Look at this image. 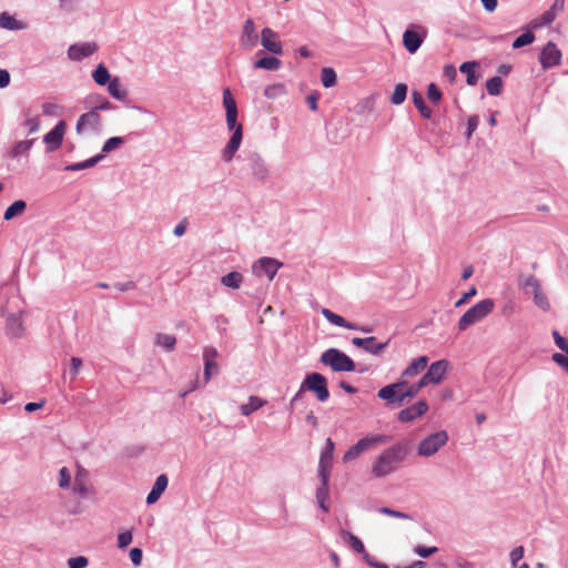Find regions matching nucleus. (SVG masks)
Segmentation results:
<instances>
[{"label":"nucleus","instance_id":"f257e3e1","mask_svg":"<svg viewBox=\"0 0 568 568\" xmlns=\"http://www.w3.org/2000/svg\"><path fill=\"white\" fill-rule=\"evenodd\" d=\"M409 453V445L405 440H399L384 449L372 465V474L376 478L386 477L397 471L406 460Z\"/></svg>","mask_w":568,"mask_h":568},{"label":"nucleus","instance_id":"f03ea898","mask_svg":"<svg viewBox=\"0 0 568 568\" xmlns=\"http://www.w3.org/2000/svg\"><path fill=\"white\" fill-rule=\"evenodd\" d=\"M495 308V302L491 298H485L471 306L459 318L457 327L460 332L466 331L469 326L481 322Z\"/></svg>","mask_w":568,"mask_h":568},{"label":"nucleus","instance_id":"7ed1b4c3","mask_svg":"<svg viewBox=\"0 0 568 568\" xmlns=\"http://www.w3.org/2000/svg\"><path fill=\"white\" fill-rule=\"evenodd\" d=\"M518 286L526 293L531 294L535 305L544 312L550 310V303L544 293L540 281L531 275H520L518 277Z\"/></svg>","mask_w":568,"mask_h":568},{"label":"nucleus","instance_id":"20e7f679","mask_svg":"<svg viewBox=\"0 0 568 568\" xmlns=\"http://www.w3.org/2000/svg\"><path fill=\"white\" fill-rule=\"evenodd\" d=\"M390 439L389 436L383 434H369L361 438L356 444L351 446L343 456V462L348 463L357 459L364 453L377 447L378 445L386 444Z\"/></svg>","mask_w":568,"mask_h":568},{"label":"nucleus","instance_id":"39448f33","mask_svg":"<svg viewBox=\"0 0 568 568\" xmlns=\"http://www.w3.org/2000/svg\"><path fill=\"white\" fill-rule=\"evenodd\" d=\"M448 440H449V436L446 430L435 432L419 442L416 453L419 457H424V458L433 457L443 447H445L447 445Z\"/></svg>","mask_w":568,"mask_h":568},{"label":"nucleus","instance_id":"423d86ee","mask_svg":"<svg viewBox=\"0 0 568 568\" xmlns=\"http://www.w3.org/2000/svg\"><path fill=\"white\" fill-rule=\"evenodd\" d=\"M321 363L329 366L334 372L355 371L354 361L337 348H328L321 355Z\"/></svg>","mask_w":568,"mask_h":568},{"label":"nucleus","instance_id":"0eeeda50","mask_svg":"<svg viewBox=\"0 0 568 568\" xmlns=\"http://www.w3.org/2000/svg\"><path fill=\"white\" fill-rule=\"evenodd\" d=\"M302 388L313 392L320 402H326L329 397L327 379L320 373L308 374L302 383Z\"/></svg>","mask_w":568,"mask_h":568},{"label":"nucleus","instance_id":"6e6552de","mask_svg":"<svg viewBox=\"0 0 568 568\" xmlns=\"http://www.w3.org/2000/svg\"><path fill=\"white\" fill-rule=\"evenodd\" d=\"M102 128V120L95 110L81 114L77 121L75 131L78 134L99 133Z\"/></svg>","mask_w":568,"mask_h":568},{"label":"nucleus","instance_id":"1a4fd4ad","mask_svg":"<svg viewBox=\"0 0 568 568\" xmlns=\"http://www.w3.org/2000/svg\"><path fill=\"white\" fill-rule=\"evenodd\" d=\"M449 368V362L439 359L430 364L427 372L420 377L426 386L440 384Z\"/></svg>","mask_w":568,"mask_h":568},{"label":"nucleus","instance_id":"9d476101","mask_svg":"<svg viewBox=\"0 0 568 568\" xmlns=\"http://www.w3.org/2000/svg\"><path fill=\"white\" fill-rule=\"evenodd\" d=\"M405 386L404 382H396L389 385L382 387L377 396L385 400L387 405H392L395 407H400L404 404L403 398L400 397L402 388Z\"/></svg>","mask_w":568,"mask_h":568},{"label":"nucleus","instance_id":"9b49d317","mask_svg":"<svg viewBox=\"0 0 568 568\" xmlns=\"http://www.w3.org/2000/svg\"><path fill=\"white\" fill-rule=\"evenodd\" d=\"M334 442L331 438L326 439L325 448L321 454L318 464V477L321 481L329 480V474L333 466Z\"/></svg>","mask_w":568,"mask_h":568},{"label":"nucleus","instance_id":"f8f14e48","mask_svg":"<svg viewBox=\"0 0 568 568\" xmlns=\"http://www.w3.org/2000/svg\"><path fill=\"white\" fill-rule=\"evenodd\" d=\"M73 493L79 495L81 498H87L93 493L89 471L81 466H78L77 474L74 476Z\"/></svg>","mask_w":568,"mask_h":568},{"label":"nucleus","instance_id":"ddd939ff","mask_svg":"<svg viewBox=\"0 0 568 568\" xmlns=\"http://www.w3.org/2000/svg\"><path fill=\"white\" fill-rule=\"evenodd\" d=\"M282 265L283 264L275 258L261 257L253 264V272L257 276L265 274L267 278L272 281Z\"/></svg>","mask_w":568,"mask_h":568},{"label":"nucleus","instance_id":"4468645a","mask_svg":"<svg viewBox=\"0 0 568 568\" xmlns=\"http://www.w3.org/2000/svg\"><path fill=\"white\" fill-rule=\"evenodd\" d=\"M65 126V122L61 120L50 132L44 134L43 142L45 143L47 152H54L62 145Z\"/></svg>","mask_w":568,"mask_h":568},{"label":"nucleus","instance_id":"2eb2a0df","mask_svg":"<svg viewBox=\"0 0 568 568\" xmlns=\"http://www.w3.org/2000/svg\"><path fill=\"white\" fill-rule=\"evenodd\" d=\"M262 47L272 54L280 55L283 53V45L278 39L277 32L271 28H264L261 32Z\"/></svg>","mask_w":568,"mask_h":568},{"label":"nucleus","instance_id":"dca6fc26","mask_svg":"<svg viewBox=\"0 0 568 568\" xmlns=\"http://www.w3.org/2000/svg\"><path fill=\"white\" fill-rule=\"evenodd\" d=\"M539 61L545 70L556 67L561 61V51L554 42H548L541 50Z\"/></svg>","mask_w":568,"mask_h":568},{"label":"nucleus","instance_id":"f3484780","mask_svg":"<svg viewBox=\"0 0 568 568\" xmlns=\"http://www.w3.org/2000/svg\"><path fill=\"white\" fill-rule=\"evenodd\" d=\"M247 163H248V168H250L253 176L257 181H261V182L266 181V179L268 178L270 171H268V168H267L265 161L258 153H256V152L250 153L247 156Z\"/></svg>","mask_w":568,"mask_h":568},{"label":"nucleus","instance_id":"a211bd4d","mask_svg":"<svg viewBox=\"0 0 568 568\" xmlns=\"http://www.w3.org/2000/svg\"><path fill=\"white\" fill-rule=\"evenodd\" d=\"M258 42V34L254 21L248 18L243 24V30L240 37V44L246 50H252Z\"/></svg>","mask_w":568,"mask_h":568},{"label":"nucleus","instance_id":"6ab92c4d","mask_svg":"<svg viewBox=\"0 0 568 568\" xmlns=\"http://www.w3.org/2000/svg\"><path fill=\"white\" fill-rule=\"evenodd\" d=\"M354 346L364 349L365 352L378 356L383 353V351L387 347L388 341L384 343H378L376 337H354L352 339Z\"/></svg>","mask_w":568,"mask_h":568},{"label":"nucleus","instance_id":"aec40b11","mask_svg":"<svg viewBox=\"0 0 568 568\" xmlns=\"http://www.w3.org/2000/svg\"><path fill=\"white\" fill-rule=\"evenodd\" d=\"M427 410H428L427 402L424 399H420V400L416 402L415 404H413L412 406L402 409L398 413L397 418L402 423H409V422H413V420L417 419L418 417L423 416L424 414H426Z\"/></svg>","mask_w":568,"mask_h":568},{"label":"nucleus","instance_id":"412c9836","mask_svg":"<svg viewBox=\"0 0 568 568\" xmlns=\"http://www.w3.org/2000/svg\"><path fill=\"white\" fill-rule=\"evenodd\" d=\"M243 139V126L239 125L235 131H233L232 136L226 143L225 148L222 151V159L224 162L229 163L234 159L235 153L241 146Z\"/></svg>","mask_w":568,"mask_h":568},{"label":"nucleus","instance_id":"4be33fe9","mask_svg":"<svg viewBox=\"0 0 568 568\" xmlns=\"http://www.w3.org/2000/svg\"><path fill=\"white\" fill-rule=\"evenodd\" d=\"M243 139V126L239 125L235 131H233L232 136L226 143L225 148L222 151V159L224 162L229 163L234 159L235 153L241 146Z\"/></svg>","mask_w":568,"mask_h":568},{"label":"nucleus","instance_id":"5701e85b","mask_svg":"<svg viewBox=\"0 0 568 568\" xmlns=\"http://www.w3.org/2000/svg\"><path fill=\"white\" fill-rule=\"evenodd\" d=\"M422 31V34L413 29H407L403 34V44L409 53H415L422 45L426 36V30L422 27H416Z\"/></svg>","mask_w":568,"mask_h":568},{"label":"nucleus","instance_id":"b1692460","mask_svg":"<svg viewBox=\"0 0 568 568\" xmlns=\"http://www.w3.org/2000/svg\"><path fill=\"white\" fill-rule=\"evenodd\" d=\"M98 47L94 42H83L70 45L68 55L71 60L80 61L92 55Z\"/></svg>","mask_w":568,"mask_h":568},{"label":"nucleus","instance_id":"393cba45","mask_svg":"<svg viewBox=\"0 0 568 568\" xmlns=\"http://www.w3.org/2000/svg\"><path fill=\"white\" fill-rule=\"evenodd\" d=\"M428 364V357L427 356H419L415 358L402 373L400 379L404 381H410L415 378L417 375H419Z\"/></svg>","mask_w":568,"mask_h":568},{"label":"nucleus","instance_id":"a878e982","mask_svg":"<svg viewBox=\"0 0 568 568\" xmlns=\"http://www.w3.org/2000/svg\"><path fill=\"white\" fill-rule=\"evenodd\" d=\"M168 484L169 479L166 475L162 474L158 476L151 491L146 496V504H155L160 499L161 495L165 491Z\"/></svg>","mask_w":568,"mask_h":568},{"label":"nucleus","instance_id":"bb28decb","mask_svg":"<svg viewBox=\"0 0 568 568\" xmlns=\"http://www.w3.org/2000/svg\"><path fill=\"white\" fill-rule=\"evenodd\" d=\"M339 535L343 541L346 542L355 552L361 554L362 557L367 552L363 541L353 532L346 529H341Z\"/></svg>","mask_w":568,"mask_h":568},{"label":"nucleus","instance_id":"cd10ccee","mask_svg":"<svg viewBox=\"0 0 568 568\" xmlns=\"http://www.w3.org/2000/svg\"><path fill=\"white\" fill-rule=\"evenodd\" d=\"M27 24L20 20H17L9 12L0 13V29L10 30V31H19L24 30Z\"/></svg>","mask_w":568,"mask_h":568},{"label":"nucleus","instance_id":"c85d7f7f","mask_svg":"<svg viewBox=\"0 0 568 568\" xmlns=\"http://www.w3.org/2000/svg\"><path fill=\"white\" fill-rule=\"evenodd\" d=\"M399 382L405 383V386L402 388L400 393V397L403 398L404 403L417 396L420 389L426 387L422 378H419L416 383L413 384H410L409 381L404 379H399Z\"/></svg>","mask_w":568,"mask_h":568},{"label":"nucleus","instance_id":"c756f323","mask_svg":"<svg viewBox=\"0 0 568 568\" xmlns=\"http://www.w3.org/2000/svg\"><path fill=\"white\" fill-rule=\"evenodd\" d=\"M321 313L333 325L347 329H357L356 324L346 321L343 316L335 314L328 308H322Z\"/></svg>","mask_w":568,"mask_h":568},{"label":"nucleus","instance_id":"7c9ffc66","mask_svg":"<svg viewBox=\"0 0 568 568\" xmlns=\"http://www.w3.org/2000/svg\"><path fill=\"white\" fill-rule=\"evenodd\" d=\"M85 103L91 106V110L108 111L113 109V104L101 94H91L85 99Z\"/></svg>","mask_w":568,"mask_h":568},{"label":"nucleus","instance_id":"2f4dec72","mask_svg":"<svg viewBox=\"0 0 568 568\" xmlns=\"http://www.w3.org/2000/svg\"><path fill=\"white\" fill-rule=\"evenodd\" d=\"M266 404V400L257 396L251 395L246 404L240 406V412L243 416H248L253 412L262 408Z\"/></svg>","mask_w":568,"mask_h":568},{"label":"nucleus","instance_id":"473e14b6","mask_svg":"<svg viewBox=\"0 0 568 568\" xmlns=\"http://www.w3.org/2000/svg\"><path fill=\"white\" fill-rule=\"evenodd\" d=\"M282 67V61L276 57H263L254 62L255 69L276 71Z\"/></svg>","mask_w":568,"mask_h":568},{"label":"nucleus","instance_id":"72a5a7b5","mask_svg":"<svg viewBox=\"0 0 568 568\" xmlns=\"http://www.w3.org/2000/svg\"><path fill=\"white\" fill-rule=\"evenodd\" d=\"M33 142H34V139L22 140V141L17 142L9 151V155L11 158H19L20 155H28L33 145Z\"/></svg>","mask_w":568,"mask_h":568},{"label":"nucleus","instance_id":"f704fd0d","mask_svg":"<svg viewBox=\"0 0 568 568\" xmlns=\"http://www.w3.org/2000/svg\"><path fill=\"white\" fill-rule=\"evenodd\" d=\"M316 500L320 508L327 513L329 510L328 506V480L322 481V485L316 490Z\"/></svg>","mask_w":568,"mask_h":568},{"label":"nucleus","instance_id":"c9c22d12","mask_svg":"<svg viewBox=\"0 0 568 568\" xmlns=\"http://www.w3.org/2000/svg\"><path fill=\"white\" fill-rule=\"evenodd\" d=\"M108 92L111 97L120 101L125 100L128 97V91L124 88H122L121 82L118 78L112 79L108 83Z\"/></svg>","mask_w":568,"mask_h":568},{"label":"nucleus","instance_id":"e433bc0d","mask_svg":"<svg viewBox=\"0 0 568 568\" xmlns=\"http://www.w3.org/2000/svg\"><path fill=\"white\" fill-rule=\"evenodd\" d=\"M476 68H477L476 62H464L459 68L460 72L466 74V77H467L466 81H467L468 85H476L478 82V75L476 74Z\"/></svg>","mask_w":568,"mask_h":568},{"label":"nucleus","instance_id":"4c0bfd02","mask_svg":"<svg viewBox=\"0 0 568 568\" xmlns=\"http://www.w3.org/2000/svg\"><path fill=\"white\" fill-rule=\"evenodd\" d=\"M413 103L419 111L420 115L425 119H432L433 112L432 110L426 105L424 98L422 93L414 91L412 93Z\"/></svg>","mask_w":568,"mask_h":568},{"label":"nucleus","instance_id":"58836bf2","mask_svg":"<svg viewBox=\"0 0 568 568\" xmlns=\"http://www.w3.org/2000/svg\"><path fill=\"white\" fill-rule=\"evenodd\" d=\"M27 209V203L22 200H18L13 202L10 206L4 211V220L10 221L13 217L21 215Z\"/></svg>","mask_w":568,"mask_h":568},{"label":"nucleus","instance_id":"ea45409f","mask_svg":"<svg viewBox=\"0 0 568 568\" xmlns=\"http://www.w3.org/2000/svg\"><path fill=\"white\" fill-rule=\"evenodd\" d=\"M102 159H103V154H97V155H94V156H92V158H90V159H88V160H85L83 162H78V163L70 164V165L65 166V170L67 171H72V172L85 170V169L94 166Z\"/></svg>","mask_w":568,"mask_h":568},{"label":"nucleus","instance_id":"a19ab883","mask_svg":"<svg viewBox=\"0 0 568 568\" xmlns=\"http://www.w3.org/2000/svg\"><path fill=\"white\" fill-rule=\"evenodd\" d=\"M7 328L10 335L19 337L22 334V322L19 316L10 314L7 317Z\"/></svg>","mask_w":568,"mask_h":568},{"label":"nucleus","instance_id":"79ce46f5","mask_svg":"<svg viewBox=\"0 0 568 568\" xmlns=\"http://www.w3.org/2000/svg\"><path fill=\"white\" fill-rule=\"evenodd\" d=\"M221 283L226 287L236 290L243 283V275L239 272H231L221 277Z\"/></svg>","mask_w":568,"mask_h":568},{"label":"nucleus","instance_id":"37998d69","mask_svg":"<svg viewBox=\"0 0 568 568\" xmlns=\"http://www.w3.org/2000/svg\"><path fill=\"white\" fill-rule=\"evenodd\" d=\"M92 78L99 85H105L112 80L109 70L103 64L97 67L92 73Z\"/></svg>","mask_w":568,"mask_h":568},{"label":"nucleus","instance_id":"c03bdc74","mask_svg":"<svg viewBox=\"0 0 568 568\" xmlns=\"http://www.w3.org/2000/svg\"><path fill=\"white\" fill-rule=\"evenodd\" d=\"M155 344L163 347L165 351L171 352L175 347L176 338L171 334L159 333L155 338Z\"/></svg>","mask_w":568,"mask_h":568},{"label":"nucleus","instance_id":"a18cd8bd","mask_svg":"<svg viewBox=\"0 0 568 568\" xmlns=\"http://www.w3.org/2000/svg\"><path fill=\"white\" fill-rule=\"evenodd\" d=\"M124 144V139L121 136H113L108 139L101 150L100 154H108L110 152H113L118 149H120Z\"/></svg>","mask_w":568,"mask_h":568},{"label":"nucleus","instance_id":"49530a36","mask_svg":"<svg viewBox=\"0 0 568 568\" xmlns=\"http://www.w3.org/2000/svg\"><path fill=\"white\" fill-rule=\"evenodd\" d=\"M487 92L490 95L497 97L501 93L503 80L500 77H493L486 82Z\"/></svg>","mask_w":568,"mask_h":568},{"label":"nucleus","instance_id":"de8ad7c7","mask_svg":"<svg viewBox=\"0 0 568 568\" xmlns=\"http://www.w3.org/2000/svg\"><path fill=\"white\" fill-rule=\"evenodd\" d=\"M285 93H286V89H285V85L282 83L271 84L264 89V95L267 99H276Z\"/></svg>","mask_w":568,"mask_h":568},{"label":"nucleus","instance_id":"09e8293b","mask_svg":"<svg viewBox=\"0 0 568 568\" xmlns=\"http://www.w3.org/2000/svg\"><path fill=\"white\" fill-rule=\"evenodd\" d=\"M407 94V85L404 83H399L395 87L394 92L392 94L390 101L393 104H402Z\"/></svg>","mask_w":568,"mask_h":568},{"label":"nucleus","instance_id":"8fccbe9b","mask_svg":"<svg viewBox=\"0 0 568 568\" xmlns=\"http://www.w3.org/2000/svg\"><path fill=\"white\" fill-rule=\"evenodd\" d=\"M321 81L325 88H332L336 83V72L332 68H324L321 73Z\"/></svg>","mask_w":568,"mask_h":568},{"label":"nucleus","instance_id":"3c124183","mask_svg":"<svg viewBox=\"0 0 568 568\" xmlns=\"http://www.w3.org/2000/svg\"><path fill=\"white\" fill-rule=\"evenodd\" d=\"M534 40H535V36L532 32H530V31L525 32L515 39V41L513 42V48L514 49L523 48L525 45L532 43Z\"/></svg>","mask_w":568,"mask_h":568},{"label":"nucleus","instance_id":"603ef678","mask_svg":"<svg viewBox=\"0 0 568 568\" xmlns=\"http://www.w3.org/2000/svg\"><path fill=\"white\" fill-rule=\"evenodd\" d=\"M223 105L225 108V111H235L237 110L236 101L232 97L230 89H225L223 91Z\"/></svg>","mask_w":568,"mask_h":568},{"label":"nucleus","instance_id":"864d4df0","mask_svg":"<svg viewBox=\"0 0 568 568\" xmlns=\"http://www.w3.org/2000/svg\"><path fill=\"white\" fill-rule=\"evenodd\" d=\"M71 473L67 467H62L59 471V486L63 489L69 488L71 484Z\"/></svg>","mask_w":568,"mask_h":568},{"label":"nucleus","instance_id":"5fc2aeb1","mask_svg":"<svg viewBox=\"0 0 568 568\" xmlns=\"http://www.w3.org/2000/svg\"><path fill=\"white\" fill-rule=\"evenodd\" d=\"M378 511L383 515H386V516H390V517H395V518H398V519H412V516L407 513H402V511H398V510H394L392 508H388V507H381L378 509Z\"/></svg>","mask_w":568,"mask_h":568},{"label":"nucleus","instance_id":"6e6d98bb","mask_svg":"<svg viewBox=\"0 0 568 568\" xmlns=\"http://www.w3.org/2000/svg\"><path fill=\"white\" fill-rule=\"evenodd\" d=\"M219 373V365L216 362H204V379L209 382L212 375Z\"/></svg>","mask_w":568,"mask_h":568},{"label":"nucleus","instance_id":"4d7b16f0","mask_svg":"<svg viewBox=\"0 0 568 568\" xmlns=\"http://www.w3.org/2000/svg\"><path fill=\"white\" fill-rule=\"evenodd\" d=\"M89 564V560L84 556L72 557L68 560L69 568H85Z\"/></svg>","mask_w":568,"mask_h":568},{"label":"nucleus","instance_id":"13d9d810","mask_svg":"<svg viewBox=\"0 0 568 568\" xmlns=\"http://www.w3.org/2000/svg\"><path fill=\"white\" fill-rule=\"evenodd\" d=\"M133 536L130 530L122 531L118 535L119 548H125L132 542Z\"/></svg>","mask_w":568,"mask_h":568},{"label":"nucleus","instance_id":"bf43d9fd","mask_svg":"<svg viewBox=\"0 0 568 568\" xmlns=\"http://www.w3.org/2000/svg\"><path fill=\"white\" fill-rule=\"evenodd\" d=\"M23 124L28 129L29 133H34L40 128V120L38 116H27Z\"/></svg>","mask_w":568,"mask_h":568},{"label":"nucleus","instance_id":"052dcab7","mask_svg":"<svg viewBox=\"0 0 568 568\" xmlns=\"http://www.w3.org/2000/svg\"><path fill=\"white\" fill-rule=\"evenodd\" d=\"M427 98L434 102V103H437L439 102V100L442 99V92L439 91V89L437 88L436 84L434 83H430L427 88Z\"/></svg>","mask_w":568,"mask_h":568},{"label":"nucleus","instance_id":"680f3d73","mask_svg":"<svg viewBox=\"0 0 568 568\" xmlns=\"http://www.w3.org/2000/svg\"><path fill=\"white\" fill-rule=\"evenodd\" d=\"M237 120V110L235 111H226V125L230 131H235V129L241 125L236 122Z\"/></svg>","mask_w":568,"mask_h":568},{"label":"nucleus","instance_id":"e2e57ef3","mask_svg":"<svg viewBox=\"0 0 568 568\" xmlns=\"http://www.w3.org/2000/svg\"><path fill=\"white\" fill-rule=\"evenodd\" d=\"M220 356L219 351L213 346H206L203 349V361L204 362H215V359Z\"/></svg>","mask_w":568,"mask_h":568},{"label":"nucleus","instance_id":"0e129e2a","mask_svg":"<svg viewBox=\"0 0 568 568\" xmlns=\"http://www.w3.org/2000/svg\"><path fill=\"white\" fill-rule=\"evenodd\" d=\"M437 547H424V546H416L414 548V551L415 554H417L418 556L423 557V558H427L429 556H432L433 554L437 552Z\"/></svg>","mask_w":568,"mask_h":568},{"label":"nucleus","instance_id":"69168bd1","mask_svg":"<svg viewBox=\"0 0 568 568\" xmlns=\"http://www.w3.org/2000/svg\"><path fill=\"white\" fill-rule=\"evenodd\" d=\"M552 336L556 345L568 355V341L565 337H562L557 331L552 332Z\"/></svg>","mask_w":568,"mask_h":568},{"label":"nucleus","instance_id":"338daca9","mask_svg":"<svg viewBox=\"0 0 568 568\" xmlns=\"http://www.w3.org/2000/svg\"><path fill=\"white\" fill-rule=\"evenodd\" d=\"M525 549L523 546L515 547L510 551V561L513 566H517L518 561L523 559Z\"/></svg>","mask_w":568,"mask_h":568},{"label":"nucleus","instance_id":"774afa93","mask_svg":"<svg viewBox=\"0 0 568 568\" xmlns=\"http://www.w3.org/2000/svg\"><path fill=\"white\" fill-rule=\"evenodd\" d=\"M552 361L568 373V357L566 355L555 353L552 355Z\"/></svg>","mask_w":568,"mask_h":568}]
</instances>
